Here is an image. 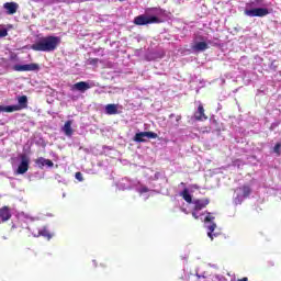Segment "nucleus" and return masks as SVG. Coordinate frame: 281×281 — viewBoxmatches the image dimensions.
<instances>
[{
  "mask_svg": "<svg viewBox=\"0 0 281 281\" xmlns=\"http://www.w3.org/2000/svg\"><path fill=\"white\" fill-rule=\"evenodd\" d=\"M75 177H76L77 181H83L82 175H81L80 172H77V173L75 175Z\"/></svg>",
  "mask_w": 281,
  "mask_h": 281,
  "instance_id": "obj_25",
  "label": "nucleus"
},
{
  "mask_svg": "<svg viewBox=\"0 0 281 281\" xmlns=\"http://www.w3.org/2000/svg\"><path fill=\"white\" fill-rule=\"evenodd\" d=\"M116 188L120 190H131V188H135L140 196H143L144 201L150 196L149 189L142 186L137 180L132 181L128 178H123L117 182Z\"/></svg>",
  "mask_w": 281,
  "mask_h": 281,
  "instance_id": "obj_4",
  "label": "nucleus"
},
{
  "mask_svg": "<svg viewBox=\"0 0 281 281\" xmlns=\"http://www.w3.org/2000/svg\"><path fill=\"white\" fill-rule=\"evenodd\" d=\"M18 102H19L18 106H20V111H21V109L27 108V97L26 95L19 97Z\"/></svg>",
  "mask_w": 281,
  "mask_h": 281,
  "instance_id": "obj_21",
  "label": "nucleus"
},
{
  "mask_svg": "<svg viewBox=\"0 0 281 281\" xmlns=\"http://www.w3.org/2000/svg\"><path fill=\"white\" fill-rule=\"evenodd\" d=\"M195 120H207V116H205V110L203 109V105L198 106V111L194 113Z\"/></svg>",
  "mask_w": 281,
  "mask_h": 281,
  "instance_id": "obj_20",
  "label": "nucleus"
},
{
  "mask_svg": "<svg viewBox=\"0 0 281 281\" xmlns=\"http://www.w3.org/2000/svg\"><path fill=\"white\" fill-rule=\"evenodd\" d=\"M179 120H181V116H177V122H179Z\"/></svg>",
  "mask_w": 281,
  "mask_h": 281,
  "instance_id": "obj_28",
  "label": "nucleus"
},
{
  "mask_svg": "<svg viewBox=\"0 0 281 281\" xmlns=\"http://www.w3.org/2000/svg\"><path fill=\"white\" fill-rule=\"evenodd\" d=\"M3 9L5 10V14H9V15L16 14V12L19 11V3L5 2L3 4Z\"/></svg>",
  "mask_w": 281,
  "mask_h": 281,
  "instance_id": "obj_11",
  "label": "nucleus"
},
{
  "mask_svg": "<svg viewBox=\"0 0 281 281\" xmlns=\"http://www.w3.org/2000/svg\"><path fill=\"white\" fill-rule=\"evenodd\" d=\"M60 43V37L58 36H46L42 37L32 44L31 49L34 52H54L58 44Z\"/></svg>",
  "mask_w": 281,
  "mask_h": 281,
  "instance_id": "obj_3",
  "label": "nucleus"
},
{
  "mask_svg": "<svg viewBox=\"0 0 281 281\" xmlns=\"http://www.w3.org/2000/svg\"><path fill=\"white\" fill-rule=\"evenodd\" d=\"M146 139H157V133L155 132H139L134 136V142L142 143Z\"/></svg>",
  "mask_w": 281,
  "mask_h": 281,
  "instance_id": "obj_8",
  "label": "nucleus"
},
{
  "mask_svg": "<svg viewBox=\"0 0 281 281\" xmlns=\"http://www.w3.org/2000/svg\"><path fill=\"white\" fill-rule=\"evenodd\" d=\"M280 148H281V144L278 143L274 148H273V151L277 154V155H280Z\"/></svg>",
  "mask_w": 281,
  "mask_h": 281,
  "instance_id": "obj_23",
  "label": "nucleus"
},
{
  "mask_svg": "<svg viewBox=\"0 0 281 281\" xmlns=\"http://www.w3.org/2000/svg\"><path fill=\"white\" fill-rule=\"evenodd\" d=\"M247 277L243 278V279H239L238 281H247Z\"/></svg>",
  "mask_w": 281,
  "mask_h": 281,
  "instance_id": "obj_27",
  "label": "nucleus"
},
{
  "mask_svg": "<svg viewBox=\"0 0 281 281\" xmlns=\"http://www.w3.org/2000/svg\"><path fill=\"white\" fill-rule=\"evenodd\" d=\"M245 14L246 16H267V14H269V9L267 8H255V9H246L245 10Z\"/></svg>",
  "mask_w": 281,
  "mask_h": 281,
  "instance_id": "obj_7",
  "label": "nucleus"
},
{
  "mask_svg": "<svg viewBox=\"0 0 281 281\" xmlns=\"http://www.w3.org/2000/svg\"><path fill=\"white\" fill-rule=\"evenodd\" d=\"M14 111H21L19 105H0V113H14Z\"/></svg>",
  "mask_w": 281,
  "mask_h": 281,
  "instance_id": "obj_17",
  "label": "nucleus"
},
{
  "mask_svg": "<svg viewBox=\"0 0 281 281\" xmlns=\"http://www.w3.org/2000/svg\"><path fill=\"white\" fill-rule=\"evenodd\" d=\"M10 209L7 206L0 209V223H5V221H10L11 218Z\"/></svg>",
  "mask_w": 281,
  "mask_h": 281,
  "instance_id": "obj_14",
  "label": "nucleus"
},
{
  "mask_svg": "<svg viewBox=\"0 0 281 281\" xmlns=\"http://www.w3.org/2000/svg\"><path fill=\"white\" fill-rule=\"evenodd\" d=\"M159 16H164V9L149 8L146 9L145 14L138 15L134 19L135 25H149L151 23H161Z\"/></svg>",
  "mask_w": 281,
  "mask_h": 281,
  "instance_id": "obj_2",
  "label": "nucleus"
},
{
  "mask_svg": "<svg viewBox=\"0 0 281 281\" xmlns=\"http://www.w3.org/2000/svg\"><path fill=\"white\" fill-rule=\"evenodd\" d=\"M20 159L21 161L15 170V175H25V172H27L30 169V158H27L25 155H21Z\"/></svg>",
  "mask_w": 281,
  "mask_h": 281,
  "instance_id": "obj_6",
  "label": "nucleus"
},
{
  "mask_svg": "<svg viewBox=\"0 0 281 281\" xmlns=\"http://www.w3.org/2000/svg\"><path fill=\"white\" fill-rule=\"evenodd\" d=\"M119 109H120L119 104H106L105 113L106 115H117V113H120Z\"/></svg>",
  "mask_w": 281,
  "mask_h": 281,
  "instance_id": "obj_16",
  "label": "nucleus"
},
{
  "mask_svg": "<svg viewBox=\"0 0 281 281\" xmlns=\"http://www.w3.org/2000/svg\"><path fill=\"white\" fill-rule=\"evenodd\" d=\"M88 65H98V58L88 59Z\"/></svg>",
  "mask_w": 281,
  "mask_h": 281,
  "instance_id": "obj_24",
  "label": "nucleus"
},
{
  "mask_svg": "<svg viewBox=\"0 0 281 281\" xmlns=\"http://www.w3.org/2000/svg\"><path fill=\"white\" fill-rule=\"evenodd\" d=\"M251 194V189L247 186L237 188L234 193L233 203L234 205H241L243 201Z\"/></svg>",
  "mask_w": 281,
  "mask_h": 281,
  "instance_id": "obj_5",
  "label": "nucleus"
},
{
  "mask_svg": "<svg viewBox=\"0 0 281 281\" xmlns=\"http://www.w3.org/2000/svg\"><path fill=\"white\" fill-rule=\"evenodd\" d=\"M93 85L87 82V81H80L71 86L72 91H80L81 93H85V91H88V89H91Z\"/></svg>",
  "mask_w": 281,
  "mask_h": 281,
  "instance_id": "obj_10",
  "label": "nucleus"
},
{
  "mask_svg": "<svg viewBox=\"0 0 281 281\" xmlns=\"http://www.w3.org/2000/svg\"><path fill=\"white\" fill-rule=\"evenodd\" d=\"M4 36H8V30L0 25V38H4Z\"/></svg>",
  "mask_w": 281,
  "mask_h": 281,
  "instance_id": "obj_22",
  "label": "nucleus"
},
{
  "mask_svg": "<svg viewBox=\"0 0 281 281\" xmlns=\"http://www.w3.org/2000/svg\"><path fill=\"white\" fill-rule=\"evenodd\" d=\"M33 236L35 238H38V236H43L44 238H47V240H52L53 234L49 233L47 227L38 228L37 231H33Z\"/></svg>",
  "mask_w": 281,
  "mask_h": 281,
  "instance_id": "obj_12",
  "label": "nucleus"
},
{
  "mask_svg": "<svg viewBox=\"0 0 281 281\" xmlns=\"http://www.w3.org/2000/svg\"><path fill=\"white\" fill-rule=\"evenodd\" d=\"M35 164L38 166V168H43L47 166V168H54V162L49 159H45L43 157L38 158Z\"/></svg>",
  "mask_w": 281,
  "mask_h": 281,
  "instance_id": "obj_18",
  "label": "nucleus"
},
{
  "mask_svg": "<svg viewBox=\"0 0 281 281\" xmlns=\"http://www.w3.org/2000/svg\"><path fill=\"white\" fill-rule=\"evenodd\" d=\"M71 121H67L65 125L61 127L63 133H65L67 137H71L74 135V128H71Z\"/></svg>",
  "mask_w": 281,
  "mask_h": 281,
  "instance_id": "obj_19",
  "label": "nucleus"
},
{
  "mask_svg": "<svg viewBox=\"0 0 281 281\" xmlns=\"http://www.w3.org/2000/svg\"><path fill=\"white\" fill-rule=\"evenodd\" d=\"M180 196L184 199V201L188 203V207H181V212H184V214H190V211H192L193 218H201L203 221L204 218V227L207 228V236L211 238V240H214V236H217L216 233H214V229H216V223H214V216L212 213L199 214L201 210L207 207L210 205L209 199L203 200H195L192 201V195L190 194V191L188 189H184L182 192H180Z\"/></svg>",
  "mask_w": 281,
  "mask_h": 281,
  "instance_id": "obj_1",
  "label": "nucleus"
},
{
  "mask_svg": "<svg viewBox=\"0 0 281 281\" xmlns=\"http://www.w3.org/2000/svg\"><path fill=\"white\" fill-rule=\"evenodd\" d=\"M196 278H198V280H201V279H204L205 276L196 273Z\"/></svg>",
  "mask_w": 281,
  "mask_h": 281,
  "instance_id": "obj_26",
  "label": "nucleus"
},
{
  "mask_svg": "<svg viewBox=\"0 0 281 281\" xmlns=\"http://www.w3.org/2000/svg\"><path fill=\"white\" fill-rule=\"evenodd\" d=\"M32 1H34L35 3H38V1H41V0H32Z\"/></svg>",
  "mask_w": 281,
  "mask_h": 281,
  "instance_id": "obj_29",
  "label": "nucleus"
},
{
  "mask_svg": "<svg viewBox=\"0 0 281 281\" xmlns=\"http://www.w3.org/2000/svg\"><path fill=\"white\" fill-rule=\"evenodd\" d=\"M18 221L21 223L22 227H25L23 223H32L35 218L22 212L18 214Z\"/></svg>",
  "mask_w": 281,
  "mask_h": 281,
  "instance_id": "obj_13",
  "label": "nucleus"
},
{
  "mask_svg": "<svg viewBox=\"0 0 281 281\" xmlns=\"http://www.w3.org/2000/svg\"><path fill=\"white\" fill-rule=\"evenodd\" d=\"M211 42H195L192 46L193 52H205Z\"/></svg>",
  "mask_w": 281,
  "mask_h": 281,
  "instance_id": "obj_15",
  "label": "nucleus"
},
{
  "mask_svg": "<svg viewBox=\"0 0 281 281\" xmlns=\"http://www.w3.org/2000/svg\"><path fill=\"white\" fill-rule=\"evenodd\" d=\"M41 66L38 64H24V65H14L13 71H38Z\"/></svg>",
  "mask_w": 281,
  "mask_h": 281,
  "instance_id": "obj_9",
  "label": "nucleus"
}]
</instances>
